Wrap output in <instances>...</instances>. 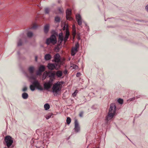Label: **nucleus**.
<instances>
[{
    "instance_id": "nucleus-1",
    "label": "nucleus",
    "mask_w": 148,
    "mask_h": 148,
    "mask_svg": "<svg viewBox=\"0 0 148 148\" xmlns=\"http://www.w3.org/2000/svg\"><path fill=\"white\" fill-rule=\"evenodd\" d=\"M116 106L114 103H111L110 105L109 112L107 116L105 118V123L108 124L110 122V120L114 117L115 113Z\"/></svg>"
},
{
    "instance_id": "nucleus-2",
    "label": "nucleus",
    "mask_w": 148,
    "mask_h": 148,
    "mask_svg": "<svg viewBox=\"0 0 148 148\" xmlns=\"http://www.w3.org/2000/svg\"><path fill=\"white\" fill-rule=\"evenodd\" d=\"M13 139L10 136H6L4 138V144L6 146L7 148H13L14 146L13 144Z\"/></svg>"
},
{
    "instance_id": "nucleus-3",
    "label": "nucleus",
    "mask_w": 148,
    "mask_h": 148,
    "mask_svg": "<svg viewBox=\"0 0 148 148\" xmlns=\"http://www.w3.org/2000/svg\"><path fill=\"white\" fill-rule=\"evenodd\" d=\"M28 70L31 75V76H29L27 75L26 76L28 78L32 79H35L36 77L33 75V73L34 71V68L33 66H31L29 67L28 68Z\"/></svg>"
},
{
    "instance_id": "nucleus-4",
    "label": "nucleus",
    "mask_w": 148,
    "mask_h": 148,
    "mask_svg": "<svg viewBox=\"0 0 148 148\" xmlns=\"http://www.w3.org/2000/svg\"><path fill=\"white\" fill-rule=\"evenodd\" d=\"M56 38H49L46 39V43L48 45L50 43H52L53 45H54L56 43L57 40Z\"/></svg>"
},
{
    "instance_id": "nucleus-5",
    "label": "nucleus",
    "mask_w": 148,
    "mask_h": 148,
    "mask_svg": "<svg viewBox=\"0 0 148 148\" xmlns=\"http://www.w3.org/2000/svg\"><path fill=\"white\" fill-rule=\"evenodd\" d=\"M79 44L77 42L75 44V47L72 48L71 51V55L72 56H74L75 55L78 51L77 49L79 48Z\"/></svg>"
},
{
    "instance_id": "nucleus-6",
    "label": "nucleus",
    "mask_w": 148,
    "mask_h": 148,
    "mask_svg": "<svg viewBox=\"0 0 148 148\" xmlns=\"http://www.w3.org/2000/svg\"><path fill=\"white\" fill-rule=\"evenodd\" d=\"M53 80L51 79L47 82H45L44 84V88L47 90L50 88L53 84Z\"/></svg>"
},
{
    "instance_id": "nucleus-7",
    "label": "nucleus",
    "mask_w": 148,
    "mask_h": 148,
    "mask_svg": "<svg viewBox=\"0 0 148 148\" xmlns=\"http://www.w3.org/2000/svg\"><path fill=\"white\" fill-rule=\"evenodd\" d=\"M47 73L48 77H50L49 80H50L51 79L53 80V81L55 79V71H47Z\"/></svg>"
},
{
    "instance_id": "nucleus-8",
    "label": "nucleus",
    "mask_w": 148,
    "mask_h": 148,
    "mask_svg": "<svg viewBox=\"0 0 148 148\" xmlns=\"http://www.w3.org/2000/svg\"><path fill=\"white\" fill-rule=\"evenodd\" d=\"M61 88L53 85L52 87V92L54 93V96H56L58 92L61 90Z\"/></svg>"
},
{
    "instance_id": "nucleus-9",
    "label": "nucleus",
    "mask_w": 148,
    "mask_h": 148,
    "mask_svg": "<svg viewBox=\"0 0 148 148\" xmlns=\"http://www.w3.org/2000/svg\"><path fill=\"white\" fill-rule=\"evenodd\" d=\"M76 133L79 132L80 130V127L77 120L76 119L75 121V127L74 129Z\"/></svg>"
},
{
    "instance_id": "nucleus-10",
    "label": "nucleus",
    "mask_w": 148,
    "mask_h": 148,
    "mask_svg": "<svg viewBox=\"0 0 148 148\" xmlns=\"http://www.w3.org/2000/svg\"><path fill=\"white\" fill-rule=\"evenodd\" d=\"M66 18L67 19L69 20H71L72 19V18L71 17V11L69 9H68L66 12Z\"/></svg>"
},
{
    "instance_id": "nucleus-11",
    "label": "nucleus",
    "mask_w": 148,
    "mask_h": 148,
    "mask_svg": "<svg viewBox=\"0 0 148 148\" xmlns=\"http://www.w3.org/2000/svg\"><path fill=\"white\" fill-rule=\"evenodd\" d=\"M63 29L64 30H66V35L65 37H69V31L68 25L65 23L63 28Z\"/></svg>"
},
{
    "instance_id": "nucleus-12",
    "label": "nucleus",
    "mask_w": 148,
    "mask_h": 148,
    "mask_svg": "<svg viewBox=\"0 0 148 148\" xmlns=\"http://www.w3.org/2000/svg\"><path fill=\"white\" fill-rule=\"evenodd\" d=\"M36 82H35L34 83V84L35 85H36V88L38 90H43V88L42 87V86L40 85V83L38 82V81L37 80H36Z\"/></svg>"
},
{
    "instance_id": "nucleus-13",
    "label": "nucleus",
    "mask_w": 148,
    "mask_h": 148,
    "mask_svg": "<svg viewBox=\"0 0 148 148\" xmlns=\"http://www.w3.org/2000/svg\"><path fill=\"white\" fill-rule=\"evenodd\" d=\"M76 18L78 24L80 26L81 25H82V21L80 15L79 14H76Z\"/></svg>"
},
{
    "instance_id": "nucleus-14",
    "label": "nucleus",
    "mask_w": 148,
    "mask_h": 148,
    "mask_svg": "<svg viewBox=\"0 0 148 148\" xmlns=\"http://www.w3.org/2000/svg\"><path fill=\"white\" fill-rule=\"evenodd\" d=\"M54 61L56 62H59L60 61V56L59 53H57L55 56Z\"/></svg>"
},
{
    "instance_id": "nucleus-15",
    "label": "nucleus",
    "mask_w": 148,
    "mask_h": 148,
    "mask_svg": "<svg viewBox=\"0 0 148 148\" xmlns=\"http://www.w3.org/2000/svg\"><path fill=\"white\" fill-rule=\"evenodd\" d=\"M48 69L51 70H52L55 69V66L54 64L52 63H49L47 65Z\"/></svg>"
},
{
    "instance_id": "nucleus-16",
    "label": "nucleus",
    "mask_w": 148,
    "mask_h": 148,
    "mask_svg": "<svg viewBox=\"0 0 148 148\" xmlns=\"http://www.w3.org/2000/svg\"><path fill=\"white\" fill-rule=\"evenodd\" d=\"M50 27V25L49 24H47L45 25L44 28V32L47 33L48 32Z\"/></svg>"
},
{
    "instance_id": "nucleus-17",
    "label": "nucleus",
    "mask_w": 148,
    "mask_h": 148,
    "mask_svg": "<svg viewBox=\"0 0 148 148\" xmlns=\"http://www.w3.org/2000/svg\"><path fill=\"white\" fill-rule=\"evenodd\" d=\"M35 82H36V80L33 81L32 83V84L30 86V89L32 91H34L35 90L36 88V85H35V84H34V83Z\"/></svg>"
},
{
    "instance_id": "nucleus-18",
    "label": "nucleus",
    "mask_w": 148,
    "mask_h": 148,
    "mask_svg": "<svg viewBox=\"0 0 148 148\" xmlns=\"http://www.w3.org/2000/svg\"><path fill=\"white\" fill-rule=\"evenodd\" d=\"M72 34L73 36V37H75L76 34V30L75 26L74 25H73Z\"/></svg>"
},
{
    "instance_id": "nucleus-19",
    "label": "nucleus",
    "mask_w": 148,
    "mask_h": 148,
    "mask_svg": "<svg viewBox=\"0 0 148 148\" xmlns=\"http://www.w3.org/2000/svg\"><path fill=\"white\" fill-rule=\"evenodd\" d=\"M62 72L60 70L57 71L55 73V75H56L58 77H61L62 76Z\"/></svg>"
},
{
    "instance_id": "nucleus-20",
    "label": "nucleus",
    "mask_w": 148,
    "mask_h": 148,
    "mask_svg": "<svg viewBox=\"0 0 148 148\" xmlns=\"http://www.w3.org/2000/svg\"><path fill=\"white\" fill-rule=\"evenodd\" d=\"M51 33L52 35L50 37H56L58 35V33L55 30H52Z\"/></svg>"
},
{
    "instance_id": "nucleus-21",
    "label": "nucleus",
    "mask_w": 148,
    "mask_h": 148,
    "mask_svg": "<svg viewBox=\"0 0 148 148\" xmlns=\"http://www.w3.org/2000/svg\"><path fill=\"white\" fill-rule=\"evenodd\" d=\"M45 59L46 61L49 60L51 59V55L49 53H47L45 56Z\"/></svg>"
},
{
    "instance_id": "nucleus-22",
    "label": "nucleus",
    "mask_w": 148,
    "mask_h": 148,
    "mask_svg": "<svg viewBox=\"0 0 148 148\" xmlns=\"http://www.w3.org/2000/svg\"><path fill=\"white\" fill-rule=\"evenodd\" d=\"M37 145L36 146V147L37 148H40L42 146L43 143L42 141H39L37 142Z\"/></svg>"
},
{
    "instance_id": "nucleus-23",
    "label": "nucleus",
    "mask_w": 148,
    "mask_h": 148,
    "mask_svg": "<svg viewBox=\"0 0 148 148\" xmlns=\"http://www.w3.org/2000/svg\"><path fill=\"white\" fill-rule=\"evenodd\" d=\"M64 83V82L63 81L61 82H57L55 83L54 84V85L59 87L62 84Z\"/></svg>"
},
{
    "instance_id": "nucleus-24",
    "label": "nucleus",
    "mask_w": 148,
    "mask_h": 148,
    "mask_svg": "<svg viewBox=\"0 0 148 148\" xmlns=\"http://www.w3.org/2000/svg\"><path fill=\"white\" fill-rule=\"evenodd\" d=\"M38 70L40 71H41L42 72L44 71L45 70V66L43 65H41L39 67Z\"/></svg>"
},
{
    "instance_id": "nucleus-25",
    "label": "nucleus",
    "mask_w": 148,
    "mask_h": 148,
    "mask_svg": "<svg viewBox=\"0 0 148 148\" xmlns=\"http://www.w3.org/2000/svg\"><path fill=\"white\" fill-rule=\"evenodd\" d=\"M22 98L24 99H26L28 97L27 93L26 92H24L22 94Z\"/></svg>"
},
{
    "instance_id": "nucleus-26",
    "label": "nucleus",
    "mask_w": 148,
    "mask_h": 148,
    "mask_svg": "<svg viewBox=\"0 0 148 148\" xmlns=\"http://www.w3.org/2000/svg\"><path fill=\"white\" fill-rule=\"evenodd\" d=\"M54 64L55 66V69L56 70H58L61 66V64L59 63V62H57Z\"/></svg>"
},
{
    "instance_id": "nucleus-27",
    "label": "nucleus",
    "mask_w": 148,
    "mask_h": 148,
    "mask_svg": "<svg viewBox=\"0 0 148 148\" xmlns=\"http://www.w3.org/2000/svg\"><path fill=\"white\" fill-rule=\"evenodd\" d=\"M50 106L48 103L45 104L44 105V108L45 110H47L50 108Z\"/></svg>"
},
{
    "instance_id": "nucleus-28",
    "label": "nucleus",
    "mask_w": 148,
    "mask_h": 148,
    "mask_svg": "<svg viewBox=\"0 0 148 148\" xmlns=\"http://www.w3.org/2000/svg\"><path fill=\"white\" fill-rule=\"evenodd\" d=\"M60 21V18L58 16H57L55 18V21L56 22L59 23Z\"/></svg>"
},
{
    "instance_id": "nucleus-29",
    "label": "nucleus",
    "mask_w": 148,
    "mask_h": 148,
    "mask_svg": "<svg viewBox=\"0 0 148 148\" xmlns=\"http://www.w3.org/2000/svg\"><path fill=\"white\" fill-rule=\"evenodd\" d=\"M28 37H32L34 36L33 33L31 31H28L27 33Z\"/></svg>"
},
{
    "instance_id": "nucleus-30",
    "label": "nucleus",
    "mask_w": 148,
    "mask_h": 148,
    "mask_svg": "<svg viewBox=\"0 0 148 148\" xmlns=\"http://www.w3.org/2000/svg\"><path fill=\"white\" fill-rule=\"evenodd\" d=\"M38 25L35 23H34L33 24L32 26L31 27V28L33 29H36L38 27Z\"/></svg>"
},
{
    "instance_id": "nucleus-31",
    "label": "nucleus",
    "mask_w": 148,
    "mask_h": 148,
    "mask_svg": "<svg viewBox=\"0 0 148 148\" xmlns=\"http://www.w3.org/2000/svg\"><path fill=\"white\" fill-rule=\"evenodd\" d=\"M23 43V40L20 39L18 42L17 45L18 46H20L22 45Z\"/></svg>"
},
{
    "instance_id": "nucleus-32",
    "label": "nucleus",
    "mask_w": 148,
    "mask_h": 148,
    "mask_svg": "<svg viewBox=\"0 0 148 148\" xmlns=\"http://www.w3.org/2000/svg\"><path fill=\"white\" fill-rule=\"evenodd\" d=\"M71 120L70 117H67L66 119V123L68 124H69L71 122Z\"/></svg>"
},
{
    "instance_id": "nucleus-33",
    "label": "nucleus",
    "mask_w": 148,
    "mask_h": 148,
    "mask_svg": "<svg viewBox=\"0 0 148 148\" xmlns=\"http://www.w3.org/2000/svg\"><path fill=\"white\" fill-rule=\"evenodd\" d=\"M50 9L49 8H46L45 9V12L46 14H48L50 11Z\"/></svg>"
},
{
    "instance_id": "nucleus-34",
    "label": "nucleus",
    "mask_w": 148,
    "mask_h": 148,
    "mask_svg": "<svg viewBox=\"0 0 148 148\" xmlns=\"http://www.w3.org/2000/svg\"><path fill=\"white\" fill-rule=\"evenodd\" d=\"M42 76L46 78L47 77H48L47 71H46L44 72Z\"/></svg>"
},
{
    "instance_id": "nucleus-35",
    "label": "nucleus",
    "mask_w": 148,
    "mask_h": 148,
    "mask_svg": "<svg viewBox=\"0 0 148 148\" xmlns=\"http://www.w3.org/2000/svg\"><path fill=\"white\" fill-rule=\"evenodd\" d=\"M118 101L119 104H122L123 103V100L121 98H119L118 100Z\"/></svg>"
},
{
    "instance_id": "nucleus-36",
    "label": "nucleus",
    "mask_w": 148,
    "mask_h": 148,
    "mask_svg": "<svg viewBox=\"0 0 148 148\" xmlns=\"http://www.w3.org/2000/svg\"><path fill=\"white\" fill-rule=\"evenodd\" d=\"M68 38H59L62 41L63 40H64L65 41H66Z\"/></svg>"
},
{
    "instance_id": "nucleus-37",
    "label": "nucleus",
    "mask_w": 148,
    "mask_h": 148,
    "mask_svg": "<svg viewBox=\"0 0 148 148\" xmlns=\"http://www.w3.org/2000/svg\"><path fill=\"white\" fill-rule=\"evenodd\" d=\"M42 72H41V71H40L39 70H38V71H37L36 73V74L37 75H41V73Z\"/></svg>"
},
{
    "instance_id": "nucleus-38",
    "label": "nucleus",
    "mask_w": 148,
    "mask_h": 148,
    "mask_svg": "<svg viewBox=\"0 0 148 148\" xmlns=\"http://www.w3.org/2000/svg\"><path fill=\"white\" fill-rule=\"evenodd\" d=\"M137 98H138L137 97H133V98H130L129 99V100L130 101H133V100H134L136 99H137Z\"/></svg>"
},
{
    "instance_id": "nucleus-39",
    "label": "nucleus",
    "mask_w": 148,
    "mask_h": 148,
    "mask_svg": "<svg viewBox=\"0 0 148 148\" xmlns=\"http://www.w3.org/2000/svg\"><path fill=\"white\" fill-rule=\"evenodd\" d=\"M84 112L83 111H81L80 112L79 115V116L82 117L83 116V114H84Z\"/></svg>"
},
{
    "instance_id": "nucleus-40",
    "label": "nucleus",
    "mask_w": 148,
    "mask_h": 148,
    "mask_svg": "<svg viewBox=\"0 0 148 148\" xmlns=\"http://www.w3.org/2000/svg\"><path fill=\"white\" fill-rule=\"evenodd\" d=\"M51 114H49L48 115H47L46 116L45 118L47 119H49L51 117Z\"/></svg>"
},
{
    "instance_id": "nucleus-41",
    "label": "nucleus",
    "mask_w": 148,
    "mask_h": 148,
    "mask_svg": "<svg viewBox=\"0 0 148 148\" xmlns=\"http://www.w3.org/2000/svg\"><path fill=\"white\" fill-rule=\"evenodd\" d=\"M73 68L74 69H77L78 68V66L77 65L74 64L73 65Z\"/></svg>"
},
{
    "instance_id": "nucleus-42",
    "label": "nucleus",
    "mask_w": 148,
    "mask_h": 148,
    "mask_svg": "<svg viewBox=\"0 0 148 148\" xmlns=\"http://www.w3.org/2000/svg\"><path fill=\"white\" fill-rule=\"evenodd\" d=\"M27 87L25 86V87L23 89V91H25L27 90Z\"/></svg>"
},
{
    "instance_id": "nucleus-43",
    "label": "nucleus",
    "mask_w": 148,
    "mask_h": 148,
    "mask_svg": "<svg viewBox=\"0 0 148 148\" xmlns=\"http://www.w3.org/2000/svg\"><path fill=\"white\" fill-rule=\"evenodd\" d=\"M58 37H63V34L61 32L59 33Z\"/></svg>"
},
{
    "instance_id": "nucleus-44",
    "label": "nucleus",
    "mask_w": 148,
    "mask_h": 148,
    "mask_svg": "<svg viewBox=\"0 0 148 148\" xmlns=\"http://www.w3.org/2000/svg\"><path fill=\"white\" fill-rule=\"evenodd\" d=\"M81 75V73H77L76 74V76L77 77H79Z\"/></svg>"
},
{
    "instance_id": "nucleus-45",
    "label": "nucleus",
    "mask_w": 148,
    "mask_h": 148,
    "mask_svg": "<svg viewBox=\"0 0 148 148\" xmlns=\"http://www.w3.org/2000/svg\"><path fill=\"white\" fill-rule=\"evenodd\" d=\"M67 71L66 70H65L64 71H63V73L64 74H66L67 73Z\"/></svg>"
},
{
    "instance_id": "nucleus-46",
    "label": "nucleus",
    "mask_w": 148,
    "mask_h": 148,
    "mask_svg": "<svg viewBox=\"0 0 148 148\" xmlns=\"http://www.w3.org/2000/svg\"><path fill=\"white\" fill-rule=\"evenodd\" d=\"M146 10L148 12V5L145 7Z\"/></svg>"
},
{
    "instance_id": "nucleus-47",
    "label": "nucleus",
    "mask_w": 148,
    "mask_h": 148,
    "mask_svg": "<svg viewBox=\"0 0 148 148\" xmlns=\"http://www.w3.org/2000/svg\"><path fill=\"white\" fill-rule=\"evenodd\" d=\"M74 96H76V91H75L72 94Z\"/></svg>"
},
{
    "instance_id": "nucleus-48",
    "label": "nucleus",
    "mask_w": 148,
    "mask_h": 148,
    "mask_svg": "<svg viewBox=\"0 0 148 148\" xmlns=\"http://www.w3.org/2000/svg\"><path fill=\"white\" fill-rule=\"evenodd\" d=\"M35 60L36 61H37V56H36L35 57Z\"/></svg>"
},
{
    "instance_id": "nucleus-49",
    "label": "nucleus",
    "mask_w": 148,
    "mask_h": 148,
    "mask_svg": "<svg viewBox=\"0 0 148 148\" xmlns=\"http://www.w3.org/2000/svg\"><path fill=\"white\" fill-rule=\"evenodd\" d=\"M46 78H45L42 76V80H44Z\"/></svg>"
},
{
    "instance_id": "nucleus-50",
    "label": "nucleus",
    "mask_w": 148,
    "mask_h": 148,
    "mask_svg": "<svg viewBox=\"0 0 148 148\" xmlns=\"http://www.w3.org/2000/svg\"><path fill=\"white\" fill-rule=\"evenodd\" d=\"M77 39L78 40H81V38H77Z\"/></svg>"
},
{
    "instance_id": "nucleus-51",
    "label": "nucleus",
    "mask_w": 148,
    "mask_h": 148,
    "mask_svg": "<svg viewBox=\"0 0 148 148\" xmlns=\"http://www.w3.org/2000/svg\"><path fill=\"white\" fill-rule=\"evenodd\" d=\"M17 53L18 55H19L20 54V52L19 51H18Z\"/></svg>"
},
{
    "instance_id": "nucleus-52",
    "label": "nucleus",
    "mask_w": 148,
    "mask_h": 148,
    "mask_svg": "<svg viewBox=\"0 0 148 148\" xmlns=\"http://www.w3.org/2000/svg\"><path fill=\"white\" fill-rule=\"evenodd\" d=\"M121 132L122 133V134H123V135H125V134L123 133L122 131H121Z\"/></svg>"
},
{
    "instance_id": "nucleus-53",
    "label": "nucleus",
    "mask_w": 148,
    "mask_h": 148,
    "mask_svg": "<svg viewBox=\"0 0 148 148\" xmlns=\"http://www.w3.org/2000/svg\"><path fill=\"white\" fill-rule=\"evenodd\" d=\"M25 38H25H27L25 37V38Z\"/></svg>"
},
{
    "instance_id": "nucleus-54",
    "label": "nucleus",
    "mask_w": 148,
    "mask_h": 148,
    "mask_svg": "<svg viewBox=\"0 0 148 148\" xmlns=\"http://www.w3.org/2000/svg\"><path fill=\"white\" fill-rule=\"evenodd\" d=\"M126 136L128 139V138L127 137V136Z\"/></svg>"
},
{
    "instance_id": "nucleus-55",
    "label": "nucleus",
    "mask_w": 148,
    "mask_h": 148,
    "mask_svg": "<svg viewBox=\"0 0 148 148\" xmlns=\"http://www.w3.org/2000/svg\"><path fill=\"white\" fill-rule=\"evenodd\" d=\"M74 38H74V37H73V39H74Z\"/></svg>"
},
{
    "instance_id": "nucleus-56",
    "label": "nucleus",
    "mask_w": 148,
    "mask_h": 148,
    "mask_svg": "<svg viewBox=\"0 0 148 148\" xmlns=\"http://www.w3.org/2000/svg\"><path fill=\"white\" fill-rule=\"evenodd\" d=\"M97 148H99V147H97Z\"/></svg>"
}]
</instances>
